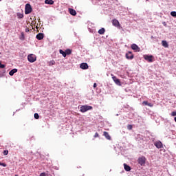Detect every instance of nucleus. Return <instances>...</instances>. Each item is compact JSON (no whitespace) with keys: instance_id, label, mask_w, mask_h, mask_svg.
Wrapping results in <instances>:
<instances>
[{"instance_id":"obj_29","label":"nucleus","mask_w":176,"mask_h":176,"mask_svg":"<svg viewBox=\"0 0 176 176\" xmlns=\"http://www.w3.org/2000/svg\"><path fill=\"white\" fill-rule=\"evenodd\" d=\"M38 118H39V114H38V113H34V118L38 119Z\"/></svg>"},{"instance_id":"obj_18","label":"nucleus","mask_w":176,"mask_h":176,"mask_svg":"<svg viewBox=\"0 0 176 176\" xmlns=\"http://www.w3.org/2000/svg\"><path fill=\"white\" fill-rule=\"evenodd\" d=\"M98 34H100V35H104V34H105V29L102 28L101 29H100L98 30Z\"/></svg>"},{"instance_id":"obj_4","label":"nucleus","mask_w":176,"mask_h":176,"mask_svg":"<svg viewBox=\"0 0 176 176\" xmlns=\"http://www.w3.org/2000/svg\"><path fill=\"white\" fill-rule=\"evenodd\" d=\"M28 60L30 63H35L36 61V56L34 54H30L28 56Z\"/></svg>"},{"instance_id":"obj_33","label":"nucleus","mask_w":176,"mask_h":176,"mask_svg":"<svg viewBox=\"0 0 176 176\" xmlns=\"http://www.w3.org/2000/svg\"><path fill=\"white\" fill-rule=\"evenodd\" d=\"M0 166H3V167H6V164L1 163Z\"/></svg>"},{"instance_id":"obj_13","label":"nucleus","mask_w":176,"mask_h":176,"mask_svg":"<svg viewBox=\"0 0 176 176\" xmlns=\"http://www.w3.org/2000/svg\"><path fill=\"white\" fill-rule=\"evenodd\" d=\"M69 12L72 16H76V11L72 8H69Z\"/></svg>"},{"instance_id":"obj_3","label":"nucleus","mask_w":176,"mask_h":176,"mask_svg":"<svg viewBox=\"0 0 176 176\" xmlns=\"http://www.w3.org/2000/svg\"><path fill=\"white\" fill-rule=\"evenodd\" d=\"M32 12V8H31V5L30 3H27L25 8V14H30Z\"/></svg>"},{"instance_id":"obj_8","label":"nucleus","mask_w":176,"mask_h":176,"mask_svg":"<svg viewBox=\"0 0 176 176\" xmlns=\"http://www.w3.org/2000/svg\"><path fill=\"white\" fill-rule=\"evenodd\" d=\"M126 58H127V60H133V58H134V55L133 54V52H128L126 54Z\"/></svg>"},{"instance_id":"obj_16","label":"nucleus","mask_w":176,"mask_h":176,"mask_svg":"<svg viewBox=\"0 0 176 176\" xmlns=\"http://www.w3.org/2000/svg\"><path fill=\"white\" fill-rule=\"evenodd\" d=\"M16 72H17V69H12L10 72H9V75L10 76H13V75H14V74H16Z\"/></svg>"},{"instance_id":"obj_26","label":"nucleus","mask_w":176,"mask_h":176,"mask_svg":"<svg viewBox=\"0 0 176 176\" xmlns=\"http://www.w3.org/2000/svg\"><path fill=\"white\" fill-rule=\"evenodd\" d=\"M20 39H21V41H24V39H25L24 33H21Z\"/></svg>"},{"instance_id":"obj_31","label":"nucleus","mask_w":176,"mask_h":176,"mask_svg":"<svg viewBox=\"0 0 176 176\" xmlns=\"http://www.w3.org/2000/svg\"><path fill=\"white\" fill-rule=\"evenodd\" d=\"M171 116H176V111H173L171 113Z\"/></svg>"},{"instance_id":"obj_5","label":"nucleus","mask_w":176,"mask_h":176,"mask_svg":"<svg viewBox=\"0 0 176 176\" xmlns=\"http://www.w3.org/2000/svg\"><path fill=\"white\" fill-rule=\"evenodd\" d=\"M112 79L113 82L116 83V85H118V86H122V84L120 82V80L119 78H116V76H113V74H111Z\"/></svg>"},{"instance_id":"obj_25","label":"nucleus","mask_w":176,"mask_h":176,"mask_svg":"<svg viewBox=\"0 0 176 176\" xmlns=\"http://www.w3.org/2000/svg\"><path fill=\"white\" fill-rule=\"evenodd\" d=\"M170 16H172L173 17H176V12L175 11H172L170 12Z\"/></svg>"},{"instance_id":"obj_32","label":"nucleus","mask_w":176,"mask_h":176,"mask_svg":"<svg viewBox=\"0 0 176 176\" xmlns=\"http://www.w3.org/2000/svg\"><path fill=\"white\" fill-rule=\"evenodd\" d=\"M0 68H2V69L5 68V65H3L0 63Z\"/></svg>"},{"instance_id":"obj_10","label":"nucleus","mask_w":176,"mask_h":176,"mask_svg":"<svg viewBox=\"0 0 176 176\" xmlns=\"http://www.w3.org/2000/svg\"><path fill=\"white\" fill-rule=\"evenodd\" d=\"M155 146L158 149H160L161 148H163V143L160 141H157L154 143Z\"/></svg>"},{"instance_id":"obj_24","label":"nucleus","mask_w":176,"mask_h":176,"mask_svg":"<svg viewBox=\"0 0 176 176\" xmlns=\"http://www.w3.org/2000/svg\"><path fill=\"white\" fill-rule=\"evenodd\" d=\"M17 16L19 19H23V17H24V15L21 13H17Z\"/></svg>"},{"instance_id":"obj_21","label":"nucleus","mask_w":176,"mask_h":176,"mask_svg":"<svg viewBox=\"0 0 176 176\" xmlns=\"http://www.w3.org/2000/svg\"><path fill=\"white\" fill-rule=\"evenodd\" d=\"M59 53L62 54L63 57H67V54L65 53V52L63 51V50H60Z\"/></svg>"},{"instance_id":"obj_7","label":"nucleus","mask_w":176,"mask_h":176,"mask_svg":"<svg viewBox=\"0 0 176 176\" xmlns=\"http://www.w3.org/2000/svg\"><path fill=\"white\" fill-rule=\"evenodd\" d=\"M132 50H134L135 52H140L141 48L137 45V44H132L131 46Z\"/></svg>"},{"instance_id":"obj_12","label":"nucleus","mask_w":176,"mask_h":176,"mask_svg":"<svg viewBox=\"0 0 176 176\" xmlns=\"http://www.w3.org/2000/svg\"><path fill=\"white\" fill-rule=\"evenodd\" d=\"M45 36V34L43 33H38L36 36V38L38 39V41H42Z\"/></svg>"},{"instance_id":"obj_30","label":"nucleus","mask_w":176,"mask_h":176,"mask_svg":"<svg viewBox=\"0 0 176 176\" xmlns=\"http://www.w3.org/2000/svg\"><path fill=\"white\" fill-rule=\"evenodd\" d=\"M94 137V138H97L100 137V135L98 134V133H96Z\"/></svg>"},{"instance_id":"obj_11","label":"nucleus","mask_w":176,"mask_h":176,"mask_svg":"<svg viewBox=\"0 0 176 176\" xmlns=\"http://www.w3.org/2000/svg\"><path fill=\"white\" fill-rule=\"evenodd\" d=\"M80 68H81V69H88L89 65H87L86 63H82L80 65Z\"/></svg>"},{"instance_id":"obj_1","label":"nucleus","mask_w":176,"mask_h":176,"mask_svg":"<svg viewBox=\"0 0 176 176\" xmlns=\"http://www.w3.org/2000/svg\"><path fill=\"white\" fill-rule=\"evenodd\" d=\"M93 109V107L91 106H87V105H84L80 107V112H82V113H85V112H87V111H90Z\"/></svg>"},{"instance_id":"obj_14","label":"nucleus","mask_w":176,"mask_h":176,"mask_svg":"<svg viewBox=\"0 0 176 176\" xmlns=\"http://www.w3.org/2000/svg\"><path fill=\"white\" fill-rule=\"evenodd\" d=\"M103 135L105 137V138H107V140H109L110 141L111 135H109V133H108V132L104 131L103 132Z\"/></svg>"},{"instance_id":"obj_6","label":"nucleus","mask_w":176,"mask_h":176,"mask_svg":"<svg viewBox=\"0 0 176 176\" xmlns=\"http://www.w3.org/2000/svg\"><path fill=\"white\" fill-rule=\"evenodd\" d=\"M111 23L114 27H116L117 28H120V23H119V21H118V19H113L111 21Z\"/></svg>"},{"instance_id":"obj_2","label":"nucleus","mask_w":176,"mask_h":176,"mask_svg":"<svg viewBox=\"0 0 176 176\" xmlns=\"http://www.w3.org/2000/svg\"><path fill=\"white\" fill-rule=\"evenodd\" d=\"M138 163L140 166H144L146 163V158L144 156L140 157L138 160Z\"/></svg>"},{"instance_id":"obj_37","label":"nucleus","mask_w":176,"mask_h":176,"mask_svg":"<svg viewBox=\"0 0 176 176\" xmlns=\"http://www.w3.org/2000/svg\"><path fill=\"white\" fill-rule=\"evenodd\" d=\"M1 163L0 162V166H1Z\"/></svg>"},{"instance_id":"obj_27","label":"nucleus","mask_w":176,"mask_h":176,"mask_svg":"<svg viewBox=\"0 0 176 176\" xmlns=\"http://www.w3.org/2000/svg\"><path fill=\"white\" fill-rule=\"evenodd\" d=\"M127 129H128V130H132L133 129V125H131V124L127 125Z\"/></svg>"},{"instance_id":"obj_15","label":"nucleus","mask_w":176,"mask_h":176,"mask_svg":"<svg viewBox=\"0 0 176 176\" xmlns=\"http://www.w3.org/2000/svg\"><path fill=\"white\" fill-rule=\"evenodd\" d=\"M124 168L125 171H130L131 170V168L127 164H124Z\"/></svg>"},{"instance_id":"obj_9","label":"nucleus","mask_w":176,"mask_h":176,"mask_svg":"<svg viewBox=\"0 0 176 176\" xmlns=\"http://www.w3.org/2000/svg\"><path fill=\"white\" fill-rule=\"evenodd\" d=\"M144 60H146V61H148V63H152L153 61V56L146 55L144 56Z\"/></svg>"},{"instance_id":"obj_19","label":"nucleus","mask_w":176,"mask_h":176,"mask_svg":"<svg viewBox=\"0 0 176 176\" xmlns=\"http://www.w3.org/2000/svg\"><path fill=\"white\" fill-rule=\"evenodd\" d=\"M162 46L164 47H166V48H167V47H168V43H167L166 41H164V40H163L162 41Z\"/></svg>"},{"instance_id":"obj_35","label":"nucleus","mask_w":176,"mask_h":176,"mask_svg":"<svg viewBox=\"0 0 176 176\" xmlns=\"http://www.w3.org/2000/svg\"><path fill=\"white\" fill-rule=\"evenodd\" d=\"M25 32H30V28H27L25 29Z\"/></svg>"},{"instance_id":"obj_23","label":"nucleus","mask_w":176,"mask_h":176,"mask_svg":"<svg viewBox=\"0 0 176 176\" xmlns=\"http://www.w3.org/2000/svg\"><path fill=\"white\" fill-rule=\"evenodd\" d=\"M72 53V51L71 50H69V49H67V50H65L66 56H67V55H69V54H71Z\"/></svg>"},{"instance_id":"obj_20","label":"nucleus","mask_w":176,"mask_h":176,"mask_svg":"<svg viewBox=\"0 0 176 176\" xmlns=\"http://www.w3.org/2000/svg\"><path fill=\"white\" fill-rule=\"evenodd\" d=\"M45 3L47 5H53L54 3V1L53 0H45Z\"/></svg>"},{"instance_id":"obj_28","label":"nucleus","mask_w":176,"mask_h":176,"mask_svg":"<svg viewBox=\"0 0 176 176\" xmlns=\"http://www.w3.org/2000/svg\"><path fill=\"white\" fill-rule=\"evenodd\" d=\"M3 155H4V156H6V155H8V153H9V151L5 150V151L3 152Z\"/></svg>"},{"instance_id":"obj_17","label":"nucleus","mask_w":176,"mask_h":176,"mask_svg":"<svg viewBox=\"0 0 176 176\" xmlns=\"http://www.w3.org/2000/svg\"><path fill=\"white\" fill-rule=\"evenodd\" d=\"M142 104L144 105H147L148 107H150L151 108H152V107H153V104L148 103V101H143Z\"/></svg>"},{"instance_id":"obj_36","label":"nucleus","mask_w":176,"mask_h":176,"mask_svg":"<svg viewBox=\"0 0 176 176\" xmlns=\"http://www.w3.org/2000/svg\"><path fill=\"white\" fill-rule=\"evenodd\" d=\"M94 89H96V87H97V83L94 84Z\"/></svg>"},{"instance_id":"obj_22","label":"nucleus","mask_w":176,"mask_h":176,"mask_svg":"<svg viewBox=\"0 0 176 176\" xmlns=\"http://www.w3.org/2000/svg\"><path fill=\"white\" fill-rule=\"evenodd\" d=\"M50 67H52V65H54V64H56V61H54V60H50L49 63H48Z\"/></svg>"},{"instance_id":"obj_34","label":"nucleus","mask_w":176,"mask_h":176,"mask_svg":"<svg viewBox=\"0 0 176 176\" xmlns=\"http://www.w3.org/2000/svg\"><path fill=\"white\" fill-rule=\"evenodd\" d=\"M40 176H46V173H42L40 174Z\"/></svg>"}]
</instances>
